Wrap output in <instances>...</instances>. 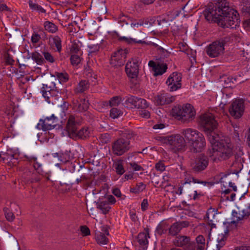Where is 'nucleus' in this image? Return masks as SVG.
<instances>
[{
  "instance_id": "49530a36",
  "label": "nucleus",
  "mask_w": 250,
  "mask_h": 250,
  "mask_svg": "<svg viewBox=\"0 0 250 250\" xmlns=\"http://www.w3.org/2000/svg\"><path fill=\"white\" fill-rule=\"evenodd\" d=\"M183 249L184 250H198V248L196 243L190 240Z\"/></svg>"
},
{
  "instance_id": "393cba45",
  "label": "nucleus",
  "mask_w": 250,
  "mask_h": 250,
  "mask_svg": "<svg viewBox=\"0 0 250 250\" xmlns=\"http://www.w3.org/2000/svg\"><path fill=\"white\" fill-rule=\"evenodd\" d=\"M31 57L32 59L39 65H42L45 63V61L39 53L35 51L31 53L28 58Z\"/></svg>"
},
{
  "instance_id": "aec40b11",
  "label": "nucleus",
  "mask_w": 250,
  "mask_h": 250,
  "mask_svg": "<svg viewBox=\"0 0 250 250\" xmlns=\"http://www.w3.org/2000/svg\"><path fill=\"white\" fill-rule=\"evenodd\" d=\"M148 238H149V236L147 229L145 230V232L140 233L138 235V242L143 250H146L147 248Z\"/></svg>"
},
{
  "instance_id": "13d9d810",
  "label": "nucleus",
  "mask_w": 250,
  "mask_h": 250,
  "mask_svg": "<svg viewBox=\"0 0 250 250\" xmlns=\"http://www.w3.org/2000/svg\"><path fill=\"white\" fill-rule=\"evenodd\" d=\"M81 231L83 236H87L90 234L89 229L86 226L81 227Z\"/></svg>"
},
{
  "instance_id": "58836bf2",
  "label": "nucleus",
  "mask_w": 250,
  "mask_h": 250,
  "mask_svg": "<svg viewBox=\"0 0 250 250\" xmlns=\"http://www.w3.org/2000/svg\"><path fill=\"white\" fill-rule=\"evenodd\" d=\"M198 250H204L205 239L203 235H199L196 238Z\"/></svg>"
},
{
  "instance_id": "39448f33",
  "label": "nucleus",
  "mask_w": 250,
  "mask_h": 250,
  "mask_svg": "<svg viewBox=\"0 0 250 250\" xmlns=\"http://www.w3.org/2000/svg\"><path fill=\"white\" fill-rule=\"evenodd\" d=\"M157 140L162 143L167 145L173 152L182 151L186 146V141L180 134H174L167 136H158Z\"/></svg>"
},
{
  "instance_id": "a19ab883",
  "label": "nucleus",
  "mask_w": 250,
  "mask_h": 250,
  "mask_svg": "<svg viewBox=\"0 0 250 250\" xmlns=\"http://www.w3.org/2000/svg\"><path fill=\"white\" fill-rule=\"evenodd\" d=\"M123 112L117 108H112L110 110V116L113 119H116L122 115Z\"/></svg>"
},
{
  "instance_id": "bf43d9fd",
  "label": "nucleus",
  "mask_w": 250,
  "mask_h": 250,
  "mask_svg": "<svg viewBox=\"0 0 250 250\" xmlns=\"http://www.w3.org/2000/svg\"><path fill=\"white\" fill-rule=\"evenodd\" d=\"M129 165L134 171H141L144 170L143 168L141 166L135 162L130 163Z\"/></svg>"
},
{
  "instance_id": "4d7b16f0",
  "label": "nucleus",
  "mask_w": 250,
  "mask_h": 250,
  "mask_svg": "<svg viewBox=\"0 0 250 250\" xmlns=\"http://www.w3.org/2000/svg\"><path fill=\"white\" fill-rule=\"evenodd\" d=\"M14 157L13 154H8L7 153H0V157L3 161L6 160L11 161Z\"/></svg>"
},
{
  "instance_id": "f03ea898",
  "label": "nucleus",
  "mask_w": 250,
  "mask_h": 250,
  "mask_svg": "<svg viewBox=\"0 0 250 250\" xmlns=\"http://www.w3.org/2000/svg\"><path fill=\"white\" fill-rule=\"evenodd\" d=\"M209 141L212 146L213 161L225 160L233 156V146L228 137L212 133Z\"/></svg>"
},
{
  "instance_id": "0e129e2a",
  "label": "nucleus",
  "mask_w": 250,
  "mask_h": 250,
  "mask_svg": "<svg viewBox=\"0 0 250 250\" xmlns=\"http://www.w3.org/2000/svg\"><path fill=\"white\" fill-rule=\"evenodd\" d=\"M230 37L232 41L234 40V41L238 42H240L241 39L240 34L237 32L232 34Z\"/></svg>"
},
{
  "instance_id": "72a5a7b5",
  "label": "nucleus",
  "mask_w": 250,
  "mask_h": 250,
  "mask_svg": "<svg viewBox=\"0 0 250 250\" xmlns=\"http://www.w3.org/2000/svg\"><path fill=\"white\" fill-rule=\"evenodd\" d=\"M131 22H130V26L133 28H138L140 26L143 25L145 23L146 24V21L145 22V20L142 19L136 20L133 18L131 19Z\"/></svg>"
},
{
  "instance_id": "79ce46f5",
  "label": "nucleus",
  "mask_w": 250,
  "mask_h": 250,
  "mask_svg": "<svg viewBox=\"0 0 250 250\" xmlns=\"http://www.w3.org/2000/svg\"><path fill=\"white\" fill-rule=\"evenodd\" d=\"M114 167L118 174L122 175L125 172L122 161H118L114 164Z\"/></svg>"
},
{
  "instance_id": "c03bdc74",
  "label": "nucleus",
  "mask_w": 250,
  "mask_h": 250,
  "mask_svg": "<svg viewBox=\"0 0 250 250\" xmlns=\"http://www.w3.org/2000/svg\"><path fill=\"white\" fill-rule=\"evenodd\" d=\"M82 55H79V54H72L71 58H70V61L71 63L73 65H77L78 64H79L81 62V58L80 56Z\"/></svg>"
},
{
  "instance_id": "a18cd8bd",
  "label": "nucleus",
  "mask_w": 250,
  "mask_h": 250,
  "mask_svg": "<svg viewBox=\"0 0 250 250\" xmlns=\"http://www.w3.org/2000/svg\"><path fill=\"white\" fill-rule=\"evenodd\" d=\"M119 40L120 41H124L125 42H127L128 43H131L132 42L139 43H143L145 42L144 41H142L141 40L136 41L134 39L130 38H126L125 37H120L119 38Z\"/></svg>"
},
{
  "instance_id": "774afa93",
  "label": "nucleus",
  "mask_w": 250,
  "mask_h": 250,
  "mask_svg": "<svg viewBox=\"0 0 250 250\" xmlns=\"http://www.w3.org/2000/svg\"><path fill=\"white\" fill-rule=\"evenodd\" d=\"M148 201L146 199H144L141 203V208L142 210H146L148 208Z\"/></svg>"
},
{
  "instance_id": "a211bd4d",
  "label": "nucleus",
  "mask_w": 250,
  "mask_h": 250,
  "mask_svg": "<svg viewBox=\"0 0 250 250\" xmlns=\"http://www.w3.org/2000/svg\"><path fill=\"white\" fill-rule=\"evenodd\" d=\"M190 240L191 238L189 236L184 235H178L174 239L173 243L177 247L184 248Z\"/></svg>"
},
{
  "instance_id": "c756f323",
  "label": "nucleus",
  "mask_w": 250,
  "mask_h": 250,
  "mask_svg": "<svg viewBox=\"0 0 250 250\" xmlns=\"http://www.w3.org/2000/svg\"><path fill=\"white\" fill-rule=\"evenodd\" d=\"M131 18L128 16L122 15L118 18V22L119 25L123 27L125 25L127 26L128 25H129L130 22H131Z\"/></svg>"
},
{
  "instance_id": "9b49d317",
  "label": "nucleus",
  "mask_w": 250,
  "mask_h": 250,
  "mask_svg": "<svg viewBox=\"0 0 250 250\" xmlns=\"http://www.w3.org/2000/svg\"><path fill=\"white\" fill-rule=\"evenodd\" d=\"M181 80V73L174 72L171 74L166 81L169 91H174L180 88L182 86Z\"/></svg>"
},
{
  "instance_id": "bb28decb",
  "label": "nucleus",
  "mask_w": 250,
  "mask_h": 250,
  "mask_svg": "<svg viewBox=\"0 0 250 250\" xmlns=\"http://www.w3.org/2000/svg\"><path fill=\"white\" fill-rule=\"evenodd\" d=\"M114 58L112 60H119V65H123L125 62L124 60L125 58V55L124 54V50L121 49L117 52L114 53V55L113 57Z\"/></svg>"
},
{
  "instance_id": "69168bd1",
  "label": "nucleus",
  "mask_w": 250,
  "mask_h": 250,
  "mask_svg": "<svg viewBox=\"0 0 250 250\" xmlns=\"http://www.w3.org/2000/svg\"><path fill=\"white\" fill-rule=\"evenodd\" d=\"M242 214L244 217H248L250 215V204L245 209L242 210Z\"/></svg>"
},
{
  "instance_id": "052dcab7",
  "label": "nucleus",
  "mask_w": 250,
  "mask_h": 250,
  "mask_svg": "<svg viewBox=\"0 0 250 250\" xmlns=\"http://www.w3.org/2000/svg\"><path fill=\"white\" fill-rule=\"evenodd\" d=\"M41 39L40 35L36 33H34L31 37V41L33 43H37Z\"/></svg>"
},
{
  "instance_id": "c85d7f7f",
  "label": "nucleus",
  "mask_w": 250,
  "mask_h": 250,
  "mask_svg": "<svg viewBox=\"0 0 250 250\" xmlns=\"http://www.w3.org/2000/svg\"><path fill=\"white\" fill-rule=\"evenodd\" d=\"M25 158L27 159V161L30 162H33V166L35 169L39 171H42L40 170V168L41 167L42 164L37 161V158L35 157L32 156H28L27 155H25L24 156Z\"/></svg>"
},
{
  "instance_id": "e2e57ef3",
  "label": "nucleus",
  "mask_w": 250,
  "mask_h": 250,
  "mask_svg": "<svg viewBox=\"0 0 250 250\" xmlns=\"http://www.w3.org/2000/svg\"><path fill=\"white\" fill-rule=\"evenodd\" d=\"M5 62L7 64L12 65L14 63V60L9 54H7L5 57Z\"/></svg>"
},
{
  "instance_id": "6ab92c4d",
  "label": "nucleus",
  "mask_w": 250,
  "mask_h": 250,
  "mask_svg": "<svg viewBox=\"0 0 250 250\" xmlns=\"http://www.w3.org/2000/svg\"><path fill=\"white\" fill-rule=\"evenodd\" d=\"M74 117L73 115L69 116L66 126L68 135L71 138H72V134L75 133L77 131V123L75 122Z\"/></svg>"
},
{
  "instance_id": "5701e85b",
  "label": "nucleus",
  "mask_w": 250,
  "mask_h": 250,
  "mask_svg": "<svg viewBox=\"0 0 250 250\" xmlns=\"http://www.w3.org/2000/svg\"><path fill=\"white\" fill-rule=\"evenodd\" d=\"M51 85L48 86L47 84H43L42 88V96L44 98L45 101L48 103H53L52 96H51Z\"/></svg>"
},
{
  "instance_id": "37998d69",
  "label": "nucleus",
  "mask_w": 250,
  "mask_h": 250,
  "mask_svg": "<svg viewBox=\"0 0 250 250\" xmlns=\"http://www.w3.org/2000/svg\"><path fill=\"white\" fill-rule=\"evenodd\" d=\"M121 102V98L120 96H115L112 98L110 101L108 102V104L110 106H118Z\"/></svg>"
},
{
  "instance_id": "f8f14e48",
  "label": "nucleus",
  "mask_w": 250,
  "mask_h": 250,
  "mask_svg": "<svg viewBox=\"0 0 250 250\" xmlns=\"http://www.w3.org/2000/svg\"><path fill=\"white\" fill-rule=\"evenodd\" d=\"M208 160L207 156L202 154L198 155L191 164V167L195 172L204 170L208 166Z\"/></svg>"
},
{
  "instance_id": "dca6fc26",
  "label": "nucleus",
  "mask_w": 250,
  "mask_h": 250,
  "mask_svg": "<svg viewBox=\"0 0 250 250\" xmlns=\"http://www.w3.org/2000/svg\"><path fill=\"white\" fill-rule=\"evenodd\" d=\"M40 171L32 172L28 169H26L22 175V178L26 182L31 183L39 182L41 178V176L39 174Z\"/></svg>"
},
{
  "instance_id": "a878e982",
  "label": "nucleus",
  "mask_w": 250,
  "mask_h": 250,
  "mask_svg": "<svg viewBox=\"0 0 250 250\" xmlns=\"http://www.w3.org/2000/svg\"><path fill=\"white\" fill-rule=\"evenodd\" d=\"M97 208L102 210L104 214H107L111 208L106 201H102L97 203Z\"/></svg>"
},
{
  "instance_id": "c9c22d12",
  "label": "nucleus",
  "mask_w": 250,
  "mask_h": 250,
  "mask_svg": "<svg viewBox=\"0 0 250 250\" xmlns=\"http://www.w3.org/2000/svg\"><path fill=\"white\" fill-rule=\"evenodd\" d=\"M54 76L58 79L60 83H65L69 80V75L66 73L56 72Z\"/></svg>"
},
{
  "instance_id": "2f4dec72",
  "label": "nucleus",
  "mask_w": 250,
  "mask_h": 250,
  "mask_svg": "<svg viewBox=\"0 0 250 250\" xmlns=\"http://www.w3.org/2000/svg\"><path fill=\"white\" fill-rule=\"evenodd\" d=\"M44 27L45 30L52 33H55L58 30L57 26L52 22L48 21H46L44 23Z\"/></svg>"
},
{
  "instance_id": "338daca9",
  "label": "nucleus",
  "mask_w": 250,
  "mask_h": 250,
  "mask_svg": "<svg viewBox=\"0 0 250 250\" xmlns=\"http://www.w3.org/2000/svg\"><path fill=\"white\" fill-rule=\"evenodd\" d=\"M51 96H52L53 103L58 96L59 92L55 89L51 88Z\"/></svg>"
},
{
  "instance_id": "f3484780",
  "label": "nucleus",
  "mask_w": 250,
  "mask_h": 250,
  "mask_svg": "<svg viewBox=\"0 0 250 250\" xmlns=\"http://www.w3.org/2000/svg\"><path fill=\"white\" fill-rule=\"evenodd\" d=\"M175 100V97L168 93H162L155 97V104L157 105H164L169 104Z\"/></svg>"
},
{
  "instance_id": "ea45409f",
  "label": "nucleus",
  "mask_w": 250,
  "mask_h": 250,
  "mask_svg": "<svg viewBox=\"0 0 250 250\" xmlns=\"http://www.w3.org/2000/svg\"><path fill=\"white\" fill-rule=\"evenodd\" d=\"M148 106L146 101L144 99L137 98V104L135 105V108H146Z\"/></svg>"
},
{
  "instance_id": "de8ad7c7",
  "label": "nucleus",
  "mask_w": 250,
  "mask_h": 250,
  "mask_svg": "<svg viewBox=\"0 0 250 250\" xmlns=\"http://www.w3.org/2000/svg\"><path fill=\"white\" fill-rule=\"evenodd\" d=\"M61 40L58 36H55L53 38V43L55 44L56 47L57 48V50L58 52H61L62 50V44H61Z\"/></svg>"
},
{
  "instance_id": "20e7f679",
  "label": "nucleus",
  "mask_w": 250,
  "mask_h": 250,
  "mask_svg": "<svg viewBox=\"0 0 250 250\" xmlns=\"http://www.w3.org/2000/svg\"><path fill=\"white\" fill-rule=\"evenodd\" d=\"M171 113L177 120L183 123H188L194 119L196 112L190 104H187L183 106L174 107Z\"/></svg>"
},
{
  "instance_id": "412c9836",
  "label": "nucleus",
  "mask_w": 250,
  "mask_h": 250,
  "mask_svg": "<svg viewBox=\"0 0 250 250\" xmlns=\"http://www.w3.org/2000/svg\"><path fill=\"white\" fill-rule=\"evenodd\" d=\"M104 233L101 232H97L95 233V238L97 242L100 244L105 245L107 244L108 242V239L106 237L105 235H108L109 232L107 229L104 228L103 229Z\"/></svg>"
},
{
  "instance_id": "9d476101",
  "label": "nucleus",
  "mask_w": 250,
  "mask_h": 250,
  "mask_svg": "<svg viewBox=\"0 0 250 250\" xmlns=\"http://www.w3.org/2000/svg\"><path fill=\"white\" fill-rule=\"evenodd\" d=\"M58 121L57 117L52 114L50 117H46L44 119H40L37 125V128L44 131L51 130L57 126Z\"/></svg>"
},
{
  "instance_id": "1a4fd4ad",
  "label": "nucleus",
  "mask_w": 250,
  "mask_h": 250,
  "mask_svg": "<svg viewBox=\"0 0 250 250\" xmlns=\"http://www.w3.org/2000/svg\"><path fill=\"white\" fill-rule=\"evenodd\" d=\"M245 110L244 100L236 99L229 107V113L235 119L240 118L243 115Z\"/></svg>"
},
{
  "instance_id": "6e6552de",
  "label": "nucleus",
  "mask_w": 250,
  "mask_h": 250,
  "mask_svg": "<svg viewBox=\"0 0 250 250\" xmlns=\"http://www.w3.org/2000/svg\"><path fill=\"white\" fill-rule=\"evenodd\" d=\"M227 42V38L216 40L207 46L206 52L210 58H216L223 54L224 45Z\"/></svg>"
},
{
  "instance_id": "680f3d73",
  "label": "nucleus",
  "mask_w": 250,
  "mask_h": 250,
  "mask_svg": "<svg viewBox=\"0 0 250 250\" xmlns=\"http://www.w3.org/2000/svg\"><path fill=\"white\" fill-rule=\"evenodd\" d=\"M155 168L157 170L163 171L165 170V166L162 162H159L155 165Z\"/></svg>"
},
{
  "instance_id": "4468645a",
  "label": "nucleus",
  "mask_w": 250,
  "mask_h": 250,
  "mask_svg": "<svg viewBox=\"0 0 250 250\" xmlns=\"http://www.w3.org/2000/svg\"><path fill=\"white\" fill-rule=\"evenodd\" d=\"M190 222L188 220L179 221L174 223L168 229V233L172 236H177L183 228L189 226Z\"/></svg>"
},
{
  "instance_id": "5fc2aeb1",
  "label": "nucleus",
  "mask_w": 250,
  "mask_h": 250,
  "mask_svg": "<svg viewBox=\"0 0 250 250\" xmlns=\"http://www.w3.org/2000/svg\"><path fill=\"white\" fill-rule=\"evenodd\" d=\"M4 211L7 220L9 221H12L15 218L13 213L10 211L7 208H4Z\"/></svg>"
},
{
  "instance_id": "864d4df0",
  "label": "nucleus",
  "mask_w": 250,
  "mask_h": 250,
  "mask_svg": "<svg viewBox=\"0 0 250 250\" xmlns=\"http://www.w3.org/2000/svg\"><path fill=\"white\" fill-rule=\"evenodd\" d=\"M235 79H233L231 77H228L227 76H223L220 77V81L224 82L227 85H229L230 83H233L234 81H235Z\"/></svg>"
},
{
  "instance_id": "2eb2a0df",
  "label": "nucleus",
  "mask_w": 250,
  "mask_h": 250,
  "mask_svg": "<svg viewBox=\"0 0 250 250\" xmlns=\"http://www.w3.org/2000/svg\"><path fill=\"white\" fill-rule=\"evenodd\" d=\"M148 65L152 68L155 76L163 75L167 69V66L166 63L155 62L153 61L149 62Z\"/></svg>"
},
{
  "instance_id": "6e6d98bb",
  "label": "nucleus",
  "mask_w": 250,
  "mask_h": 250,
  "mask_svg": "<svg viewBox=\"0 0 250 250\" xmlns=\"http://www.w3.org/2000/svg\"><path fill=\"white\" fill-rule=\"evenodd\" d=\"M88 108L87 102H85V101L83 103H81L79 104L78 109L79 111L83 112L86 110Z\"/></svg>"
},
{
  "instance_id": "e433bc0d",
  "label": "nucleus",
  "mask_w": 250,
  "mask_h": 250,
  "mask_svg": "<svg viewBox=\"0 0 250 250\" xmlns=\"http://www.w3.org/2000/svg\"><path fill=\"white\" fill-rule=\"evenodd\" d=\"M232 216L233 220L231 223H237L238 222L244 218L243 214L240 213V211L238 212L235 210H233L232 212Z\"/></svg>"
},
{
  "instance_id": "f257e3e1",
  "label": "nucleus",
  "mask_w": 250,
  "mask_h": 250,
  "mask_svg": "<svg viewBox=\"0 0 250 250\" xmlns=\"http://www.w3.org/2000/svg\"><path fill=\"white\" fill-rule=\"evenodd\" d=\"M203 12L205 19L209 22H216L223 28H233L239 26L240 21L237 11L231 9L227 0H216Z\"/></svg>"
},
{
  "instance_id": "4be33fe9",
  "label": "nucleus",
  "mask_w": 250,
  "mask_h": 250,
  "mask_svg": "<svg viewBox=\"0 0 250 250\" xmlns=\"http://www.w3.org/2000/svg\"><path fill=\"white\" fill-rule=\"evenodd\" d=\"M89 135V131L88 127H83L79 130H77L75 133L72 134L73 139H85Z\"/></svg>"
},
{
  "instance_id": "7ed1b4c3",
  "label": "nucleus",
  "mask_w": 250,
  "mask_h": 250,
  "mask_svg": "<svg viewBox=\"0 0 250 250\" xmlns=\"http://www.w3.org/2000/svg\"><path fill=\"white\" fill-rule=\"evenodd\" d=\"M182 134L190 145V149L194 152H200L206 146L202 134L192 128L184 129Z\"/></svg>"
},
{
  "instance_id": "473e14b6",
  "label": "nucleus",
  "mask_w": 250,
  "mask_h": 250,
  "mask_svg": "<svg viewBox=\"0 0 250 250\" xmlns=\"http://www.w3.org/2000/svg\"><path fill=\"white\" fill-rule=\"evenodd\" d=\"M191 182H193L194 183L201 184L203 185L204 186H206L207 184L210 185L209 182H207L204 181H200L193 177L186 178L185 179V182L184 183V184H190Z\"/></svg>"
},
{
  "instance_id": "3c124183",
  "label": "nucleus",
  "mask_w": 250,
  "mask_h": 250,
  "mask_svg": "<svg viewBox=\"0 0 250 250\" xmlns=\"http://www.w3.org/2000/svg\"><path fill=\"white\" fill-rule=\"evenodd\" d=\"M216 214H217L216 211L211 208L208 209L206 213V217L208 221L211 222L213 219H214Z\"/></svg>"
},
{
  "instance_id": "4c0bfd02",
  "label": "nucleus",
  "mask_w": 250,
  "mask_h": 250,
  "mask_svg": "<svg viewBox=\"0 0 250 250\" xmlns=\"http://www.w3.org/2000/svg\"><path fill=\"white\" fill-rule=\"evenodd\" d=\"M158 54L160 56V59L164 60L167 58L170 55V53L167 50L162 47H159L157 48Z\"/></svg>"
},
{
  "instance_id": "f704fd0d",
  "label": "nucleus",
  "mask_w": 250,
  "mask_h": 250,
  "mask_svg": "<svg viewBox=\"0 0 250 250\" xmlns=\"http://www.w3.org/2000/svg\"><path fill=\"white\" fill-rule=\"evenodd\" d=\"M146 186L143 183L137 184L135 187L130 188V191L134 193H139L146 188Z\"/></svg>"
},
{
  "instance_id": "7c9ffc66",
  "label": "nucleus",
  "mask_w": 250,
  "mask_h": 250,
  "mask_svg": "<svg viewBox=\"0 0 250 250\" xmlns=\"http://www.w3.org/2000/svg\"><path fill=\"white\" fill-rule=\"evenodd\" d=\"M88 88L87 82L85 80L81 81L75 88L76 93H83Z\"/></svg>"
},
{
  "instance_id": "603ef678",
  "label": "nucleus",
  "mask_w": 250,
  "mask_h": 250,
  "mask_svg": "<svg viewBox=\"0 0 250 250\" xmlns=\"http://www.w3.org/2000/svg\"><path fill=\"white\" fill-rule=\"evenodd\" d=\"M88 47L89 48L88 50V55H91L93 53H95L99 51L100 49V45L98 44H92V45H89L88 46Z\"/></svg>"
},
{
  "instance_id": "8fccbe9b",
  "label": "nucleus",
  "mask_w": 250,
  "mask_h": 250,
  "mask_svg": "<svg viewBox=\"0 0 250 250\" xmlns=\"http://www.w3.org/2000/svg\"><path fill=\"white\" fill-rule=\"evenodd\" d=\"M42 54L44 56V60L47 61V62H50V63H53L55 60L53 56L48 52L43 51H42Z\"/></svg>"
},
{
  "instance_id": "423d86ee",
  "label": "nucleus",
  "mask_w": 250,
  "mask_h": 250,
  "mask_svg": "<svg viewBox=\"0 0 250 250\" xmlns=\"http://www.w3.org/2000/svg\"><path fill=\"white\" fill-rule=\"evenodd\" d=\"M133 136L131 131H126L123 137L115 141L112 146L113 153L117 156H121L127 151L130 148L129 139Z\"/></svg>"
},
{
  "instance_id": "0eeeda50",
  "label": "nucleus",
  "mask_w": 250,
  "mask_h": 250,
  "mask_svg": "<svg viewBox=\"0 0 250 250\" xmlns=\"http://www.w3.org/2000/svg\"><path fill=\"white\" fill-rule=\"evenodd\" d=\"M199 124L203 128L209 140L210 135L214 133L215 135H219L215 129L217 128L218 123L215 120V117L210 113H207L200 116L199 118Z\"/></svg>"
},
{
  "instance_id": "cd10ccee",
  "label": "nucleus",
  "mask_w": 250,
  "mask_h": 250,
  "mask_svg": "<svg viewBox=\"0 0 250 250\" xmlns=\"http://www.w3.org/2000/svg\"><path fill=\"white\" fill-rule=\"evenodd\" d=\"M29 5L30 8L33 10H35L39 13H45L46 10L41 5L35 2V0H29Z\"/></svg>"
},
{
  "instance_id": "ddd939ff",
  "label": "nucleus",
  "mask_w": 250,
  "mask_h": 250,
  "mask_svg": "<svg viewBox=\"0 0 250 250\" xmlns=\"http://www.w3.org/2000/svg\"><path fill=\"white\" fill-rule=\"evenodd\" d=\"M125 70L129 77L131 78H136L139 73L138 58L133 59L132 61H128L126 64Z\"/></svg>"
},
{
  "instance_id": "09e8293b",
  "label": "nucleus",
  "mask_w": 250,
  "mask_h": 250,
  "mask_svg": "<svg viewBox=\"0 0 250 250\" xmlns=\"http://www.w3.org/2000/svg\"><path fill=\"white\" fill-rule=\"evenodd\" d=\"M70 53L71 54L82 55V52L81 51L78 44L76 43L72 44L70 49Z\"/></svg>"
},
{
  "instance_id": "b1692460",
  "label": "nucleus",
  "mask_w": 250,
  "mask_h": 250,
  "mask_svg": "<svg viewBox=\"0 0 250 250\" xmlns=\"http://www.w3.org/2000/svg\"><path fill=\"white\" fill-rule=\"evenodd\" d=\"M137 98L133 96H128L126 97L125 99V102L123 104L127 107L132 108V106L135 107L137 104Z\"/></svg>"
}]
</instances>
